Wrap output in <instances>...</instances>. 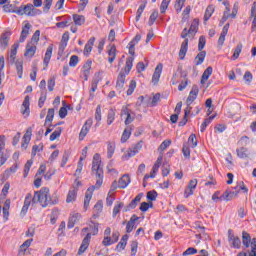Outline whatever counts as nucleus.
I'll use <instances>...</instances> for the list:
<instances>
[{"label": "nucleus", "instance_id": "obj_1", "mask_svg": "<svg viewBox=\"0 0 256 256\" xmlns=\"http://www.w3.org/2000/svg\"><path fill=\"white\" fill-rule=\"evenodd\" d=\"M92 173L96 176V184L87 189L85 199H84V208L89 207L91 198L93 197V192L95 189H101L103 185V166H101V155L94 154L92 160Z\"/></svg>", "mask_w": 256, "mask_h": 256}, {"label": "nucleus", "instance_id": "obj_2", "mask_svg": "<svg viewBox=\"0 0 256 256\" xmlns=\"http://www.w3.org/2000/svg\"><path fill=\"white\" fill-rule=\"evenodd\" d=\"M198 25H199V21L195 19L191 24L188 32H187V28H185L181 33V37L182 39H184L179 51V57L181 61H183V59H185V55H187V49H189V39H193V37H195V33H197Z\"/></svg>", "mask_w": 256, "mask_h": 256}, {"label": "nucleus", "instance_id": "obj_3", "mask_svg": "<svg viewBox=\"0 0 256 256\" xmlns=\"http://www.w3.org/2000/svg\"><path fill=\"white\" fill-rule=\"evenodd\" d=\"M32 203H40L41 207H49V205H57L59 198L51 197L49 188L44 187L34 193Z\"/></svg>", "mask_w": 256, "mask_h": 256}, {"label": "nucleus", "instance_id": "obj_4", "mask_svg": "<svg viewBox=\"0 0 256 256\" xmlns=\"http://www.w3.org/2000/svg\"><path fill=\"white\" fill-rule=\"evenodd\" d=\"M242 243L246 249H249L250 245L252 247L249 252V256H256V238L251 240V235L246 231L242 232Z\"/></svg>", "mask_w": 256, "mask_h": 256}, {"label": "nucleus", "instance_id": "obj_5", "mask_svg": "<svg viewBox=\"0 0 256 256\" xmlns=\"http://www.w3.org/2000/svg\"><path fill=\"white\" fill-rule=\"evenodd\" d=\"M143 148L142 142H138L133 148H130L126 154L122 156L123 159H131V157H135L139 150Z\"/></svg>", "mask_w": 256, "mask_h": 256}, {"label": "nucleus", "instance_id": "obj_6", "mask_svg": "<svg viewBox=\"0 0 256 256\" xmlns=\"http://www.w3.org/2000/svg\"><path fill=\"white\" fill-rule=\"evenodd\" d=\"M92 125H93V119H88L84 123V125L80 131V134H79L80 141H83V139H85V137H87V133H89V129H91Z\"/></svg>", "mask_w": 256, "mask_h": 256}, {"label": "nucleus", "instance_id": "obj_7", "mask_svg": "<svg viewBox=\"0 0 256 256\" xmlns=\"http://www.w3.org/2000/svg\"><path fill=\"white\" fill-rule=\"evenodd\" d=\"M24 15H28V17H35V15H41V10L36 9L33 4H27L24 6Z\"/></svg>", "mask_w": 256, "mask_h": 256}, {"label": "nucleus", "instance_id": "obj_8", "mask_svg": "<svg viewBox=\"0 0 256 256\" xmlns=\"http://www.w3.org/2000/svg\"><path fill=\"white\" fill-rule=\"evenodd\" d=\"M197 95H199V86L193 85L189 93V96L186 100V105H192L193 101L197 99Z\"/></svg>", "mask_w": 256, "mask_h": 256}, {"label": "nucleus", "instance_id": "obj_9", "mask_svg": "<svg viewBox=\"0 0 256 256\" xmlns=\"http://www.w3.org/2000/svg\"><path fill=\"white\" fill-rule=\"evenodd\" d=\"M161 73H163V64L159 63L152 76V83L154 85H157L159 83V79H161Z\"/></svg>", "mask_w": 256, "mask_h": 256}, {"label": "nucleus", "instance_id": "obj_10", "mask_svg": "<svg viewBox=\"0 0 256 256\" xmlns=\"http://www.w3.org/2000/svg\"><path fill=\"white\" fill-rule=\"evenodd\" d=\"M228 241L230 246L233 247V249H241V239L231 234V232L228 235Z\"/></svg>", "mask_w": 256, "mask_h": 256}, {"label": "nucleus", "instance_id": "obj_11", "mask_svg": "<svg viewBox=\"0 0 256 256\" xmlns=\"http://www.w3.org/2000/svg\"><path fill=\"white\" fill-rule=\"evenodd\" d=\"M35 53H37V46L35 44L27 43L26 45V51L24 53V57H28L29 59H32V57L35 56Z\"/></svg>", "mask_w": 256, "mask_h": 256}, {"label": "nucleus", "instance_id": "obj_12", "mask_svg": "<svg viewBox=\"0 0 256 256\" xmlns=\"http://www.w3.org/2000/svg\"><path fill=\"white\" fill-rule=\"evenodd\" d=\"M83 233H87L89 231L90 237L91 235H97L99 233V223L91 222L88 228L82 229Z\"/></svg>", "mask_w": 256, "mask_h": 256}, {"label": "nucleus", "instance_id": "obj_13", "mask_svg": "<svg viewBox=\"0 0 256 256\" xmlns=\"http://www.w3.org/2000/svg\"><path fill=\"white\" fill-rule=\"evenodd\" d=\"M137 221H139V217L135 214L132 215L130 220L127 222L126 233H131L133 229H135V223H137Z\"/></svg>", "mask_w": 256, "mask_h": 256}, {"label": "nucleus", "instance_id": "obj_14", "mask_svg": "<svg viewBox=\"0 0 256 256\" xmlns=\"http://www.w3.org/2000/svg\"><path fill=\"white\" fill-rule=\"evenodd\" d=\"M141 41V35H136L134 39L128 44L129 54L134 56L135 55V45H137Z\"/></svg>", "mask_w": 256, "mask_h": 256}, {"label": "nucleus", "instance_id": "obj_15", "mask_svg": "<svg viewBox=\"0 0 256 256\" xmlns=\"http://www.w3.org/2000/svg\"><path fill=\"white\" fill-rule=\"evenodd\" d=\"M81 219V215L79 213H72L68 220V229H73L75 227V223H77Z\"/></svg>", "mask_w": 256, "mask_h": 256}, {"label": "nucleus", "instance_id": "obj_16", "mask_svg": "<svg viewBox=\"0 0 256 256\" xmlns=\"http://www.w3.org/2000/svg\"><path fill=\"white\" fill-rule=\"evenodd\" d=\"M29 29H31V24L26 23L22 28L19 43H25V39L29 36Z\"/></svg>", "mask_w": 256, "mask_h": 256}, {"label": "nucleus", "instance_id": "obj_17", "mask_svg": "<svg viewBox=\"0 0 256 256\" xmlns=\"http://www.w3.org/2000/svg\"><path fill=\"white\" fill-rule=\"evenodd\" d=\"M33 134V129L28 128L26 133L23 136V143L21 145V147L25 150L27 149V145H29L30 141H31V135Z\"/></svg>", "mask_w": 256, "mask_h": 256}, {"label": "nucleus", "instance_id": "obj_18", "mask_svg": "<svg viewBox=\"0 0 256 256\" xmlns=\"http://www.w3.org/2000/svg\"><path fill=\"white\" fill-rule=\"evenodd\" d=\"M29 101H30L29 96H26L22 103L21 112H22V115H25V117H29V113H30V109H29L30 102Z\"/></svg>", "mask_w": 256, "mask_h": 256}, {"label": "nucleus", "instance_id": "obj_19", "mask_svg": "<svg viewBox=\"0 0 256 256\" xmlns=\"http://www.w3.org/2000/svg\"><path fill=\"white\" fill-rule=\"evenodd\" d=\"M131 183V178L129 175L124 174L118 181L119 189H126V187Z\"/></svg>", "mask_w": 256, "mask_h": 256}, {"label": "nucleus", "instance_id": "obj_20", "mask_svg": "<svg viewBox=\"0 0 256 256\" xmlns=\"http://www.w3.org/2000/svg\"><path fill=\"white\" fill-rule=\"evenodd\" d=\"M11 37V32H5L0 37V45L3 49H7L9 47V39Z\"/></svg>", "mask_w": 256, "mask_h": 256}, {"label": "nucleus", "instance_id": "obj_21", "mask_svg": "<svg viewBox=\"0 0 256 256\" xmlns=\"http://www.w3.org/2000/svg\"><path fill=\"white\" fill-rule=\"evenodd\" d=\"M31 201H33V198L31 197V194H28L24 200V205L21 210V215L23 216L27 215V211H29V207L31 206Z\"/></svg>", "mask_w": 256, "mask_h": 256}, {"label": "nucleus", "instance_id": "obj_22", "mask_svg": "<svg viewBox=\"0 0 256 256\" xmlns=\"http://www.w3.org/2000/svg\"><path fill=\"white\" fill-rule=\"evenodd\" d=\"M227 33H229V24H225L218 39V45L220 47H223V44L225 43V37H227Z\"/></svg>", "mask_w": 256, "mask_h": 256}, {"label": "nucleus", "instance_id": "obj_23", "mask_svg": "<svg viewBox=\"0 0 256 256\" xmlns=\"http://www.w3.org/2000/svg\"><path fill=\"white\" fill-rule=\"evenodd\" d=\"M211 75H213V67L209 66L206 68V70L202 74L201 84L205 85V83L209 81V77H211Z\"/></svg>", "mask_w": 256, "mask_h": 256}, {"label": "nucleus", "instance_id": "obj_24", "mask_svg": "<svg viewBox=\"0 0 256 256\" xmlns=\"http://www.w3.org/2000/svg\"><path fill=\"white\" fill-rule=\"evenodd\" d=\"M68 42H69V32H65L62 35V39H61L60 46H59V51H61L63 53L65 51V48L67 47Z\"/></svg>", "mask_w": 256, "mask_h": 256}, {"label": "nucleus", "instance_id": "obj_25", "mask_svg": "<svg viewBox=\"0 0 256 256\" xmlns=\"http://www.w3.org/2000/svg\"><path fill=\"white\" fill-rule=\"evenodd\" d=\"M93 45H95V38H90L84 47V55L89 56L93 51Z\"/></svg>", "mask_w": 256, "mask_h": 256}, {"label": "nucleus", "instance_id": "obj_26", "mask_svg": "<svg viewBox=\"0 0 256 256\" xmlns=\"http://www.w3.org/2000/svg\"><path fill=\"white\" fill-rule=\"evenodd\" d=\"M251 17H253L251 31H252V33H255V31H256V2H254L252 4Z\"/></svg>", "mask_w": 256, "mask_h": 256}, {"label": "nucleus", "instance_id": "obj_27", "mask_svg": "<svg viewBox=\"0 0 256 256\" xmlns=\"http://www.w3.org/2000/svg\"><path fill=\"white\" fill-rule=\"evenodd\" d=\"M181 77H183L181 83L178 86L179 91H183V89L187 88V85H189V79H187V73L181 72Z\"/></svg>", "mask_w": 256, "mask_h": 256}, {"label": "nucleus", "instance_id": "obj_28", "mask_svg": "<svg viewBox=\"0 0 256 256\" xmlns=\"http://www.w3.org/2000/svg\"><path fill=\"white\" fill-rule=\"evenodd\" d=\"M51 55H53V47L48 46L45 56H44L45 67H49V62L51 61Z\"/></svg>", "mask_w": 256, "mask_h": 256}, {"label": "nucleus", "instance_id": "obj_29", "mask_svg": "<svg viewBox=\"0 0 256 256\" xmlns=\"http://www.w3.org/2000/svg\"><path fill=\"white\" fill-rule=\"evenodd\" d=\"M124 85H125V74L123 72H120L116 82V89L121 90L123 89Z\"/></svg>", "mask_w": 256, "mask_h": 256}, {"label": "nucleus", "instance_id": "obj_30", "mask_svg": "<svg viewBox=\"0 0 256 256\" xmlns=\"http://www.w3.org/2000/svg\"><path fill=\"white\" fill-rule=\"evenodd\" d=\"M75 199H77V190L73 187V189L68 192L66 203H73Z\"/></svg>", "mask_w": 256, "mask_h": 256}, {"label": "nucleus", "instance_id": "obj_31", "mask_svg": "<svg viewBox=\"0 0 256 256\" xmlns=\"http://www.w3.org/2000/svg\"><path fill=\"white\" fill-rule=\"evenodd\" d=\"M133 61H135V58L132 56V57H128L126 59V66H125V73L126 75H129V73L131 72V69H133Z\"/></svg>", "mask_w": 256, "mask_h": 256}, {"label": "nucleus", "instance_id": "obj_32", "mask_svg": "<svg viewBox=\"0 0 256 256\" xmlns=\"http://www.w3.org/2000/svg\"><path fill=\"white\" fill-rule=\"evenodd\" d=\"M207 55V52L200 51L195 57V65H202L203 61H205V57Z\"/></svg>", "mask_w": 256, "mask_h": 256}, {"label": "nucleus", "instance_id": "obj_33", "mask_svg": "<svg viewBox=\"0 0 256 256\" xmlns=\"http://www.w3.org/2000/svg\"><path fill=\"white\" fill-rule=\"evenodd\" d=\"M11 207V200H6L3 206V217L5 221L9 219V208Z\"/></svg>", "mask_w": 256, "mask_h": 256}, {"label": "nucleus", "instance_id": "obj_34", "mask_svg": "<svg viewBox=\"0 0 256 256\" xmlns=\"http://www.w3.org/2000/svg\"><path fill=\"white\" fill-rule=\"evenodd\" d=\"M117 48L115 46H112L110 50L108 51V61L109 63H113L115 61V57H117Z\"/></svg>", "mask_w": 256, "mask_h": 256}, {"label": "nucleus", "instance_id": "obj_35", "mask_svg": "<svg viewBox=\"0 0 256 256\" xmlns=\"http://www.w3.org/2000/svg\"><path fill=\"white\" fill-rule=\"evenodd\" d=\"M55 117V109H48V113L45 120V125H49V123H53V118Z\"/></svg>", "mask_w": 256, "mask_h": 256}, {"label": "nucleus", "instance_id": "obj_36", "mask_svg": "<svg viewBox=\"0 0 256 256\" xmlns=\"http://www.w3.org/2000/svg\"><path fill=\"white\" fill-rule=\"evenodd\" d=\"M73 21L75 25L81 26L85 24V16L74 14L73 15Z\"/></svg>", "mask_w": 256, "mask_h": 256}, {"label": "nucleus", "instance_id": "obj_37", "mask_svg": "<svg viewBox=\"0 0 256 256\" xmlns=\"http://www.w3.org/2000/svg\"><path fill=\"white\" fill-rule=\"evenodd\" d=\"M143 197V193L138 194L132 201L131 203L128 205V207L130 209H135V207H137L138 203L141 202V199Z\"/></svg>", "mask_w": 256, "mask_h": 256}, {"label": "nucleus", "instance_id": "obj_38", "mask_svg": "<svg viewBox=\"0 0 256 256\" xmlns=\"http://www.w3.org/2000/svg\"><path fill=\"white\" fill-rule=\"evenodd\" d=\"M19 49V43H14L12 45L11 51H10V59L12 63H15V57L17 55V50Z\"/></svg>", "mask_w": 256, "mask_h": 256}, {"label": "nucleus", "instance_id": "obj_39", "mask_svg": "<svg viewBox=\"0 0 256 256\" xmlns=\"http://www.w3.org/2000/svg\"><path fill=\"white\" fill-rule=\"evenodd\" d=\"M237 155L240 159H247L249 157V150L244 147L237 149Z\"/></svg>", "mask_w": 256, "mask_h": 256}, {"label": "nucleus", "instance_id": "obj_40", "mask_svg": "<svg viewBox=\"0 0 256 256\" xmlns=\"http://www.w3.org/2000/svg\"><path fill=\"white\" fill-rule=\"evenodd\" d=\"M16 172H17V164H15L12 167H10L9 169L5 170V172L3 174V178L9 179V177H11V174L16 173Z\"/></svg>", "mask_w": 256, "mask_h": 256}, {"label": "nucleus", "instance_id": "obj_41", "mask_svg": "<svg viewBox=\"0 0 256 256\" xmlns=\"http://www.w3.org/2000/svg\"><path fill=\"white\" fill-rule=\"evenodd\" d=\"M39 37H41V31L36 30L35 33L33 34L32 38H31V41L28 42V43L37 46L38 43H39Z\"/></svg>", "mask_w": 256, "mask_h": 256}, {"label": "nucleus", "instance_id": "obj_42", "mask_svg": "<svg viewBox=\"0 0 256 256\" xmlns=\"http://www.w3.org/2000/svg\"><path fill=\"white\" fill-rule=\"evenodd\" d=\"M15 65H16L17 75L19 79H23V62L16 61Z\"/></svg>", "mask_w": 256, "mask_h": 256}, {"label": "nucleus", "instance_id": "obj_43", "mask_svg": "<svg viewBox=\"0 0 256 256\" xmlns=\"http://www.w3.org/2000/svg\"><path fill=\"white\" fill-rule=\"evenodd\" d=\"M241 51H243V44L242 43H238L235 50H234V54L232 56V59H239V55H241Z\"/></svg>", "mask_w": 256, "mask_h": 256}, {"label": "nucleus", "instance_id": "obj_44", "mask_svg": "<svg viewBox=\"0 0 256 256\" xmlns=\"http://www.w3.org/2000/svg\"><path fill=\"white\" fill-rule=\"evenodd\" d=\"M123 207H125V204L123 202H119L117 205H115L112 213L113 217H117V215L121 213V209H123Z\"/></svg>", "mask_w": 256, "mask_h": 256}, {"label": "nucleus", "instance_id": "obj_45", "mask_svg": "<svg viewBox=\"0 0 256 256\" xmlns=\"http://www.w3.org/2000/svg\"><path fill=\"white\" fill-rule=\"evenodd\" d=\"M213 13H215V8L211 5L208 6L204 14V21L211 19V15H213Z\"/></svg>", "mask_w": 256, "mask_h": 256}, {"label": "nucleus", "instance_id": "obj_46", "mask_svg": "<svg viewBox=\"0 0 256 256\" xmlns=\"http://www.w3.org/2000/svg\"><path fill=\"white\" fill-rule=\"evenodd\" d=\"M63 132L62 127L56 128V130L50 135V141H55L58 137H61V133Z\"/></svg>", "mask_w": 256, "mask_h": 256}, {"label": "nucleus", "instance_id": "obj_47", "mask_svg": "<svg viewBox=\"0 0 256 256\" xmlns=\"http://www.w3.org/2000/svg\"><path fill=\"white\" fill-rule=\"evenodd\" d=\"M115 121V109L111 108L108 111L107 125H111Z\"/></svg>", "mask_w": 256, "mask_h": 256}, {"label": "nucleus", "instance_id": "obj_48", "mask_svg": "<svg viewBox=\"0 0 256 256\" xmlns=\"http://www.w3.org/2000/svg\"><path fill=\"white\" fill-rule=\"evenodd\" d=\"M113 153H115V144L109 142L108 148H107V157L108 159H111L113 157Z\"/></svg>", "mask_w": 256, "mask_h": 256}, {"label": "nucleus", "instance_id": "obj_49", "mask_svg": "<svg viewBox=\"0 0 256 256\" xmlns=\"http://www.w3.org/2000/svg\"><path fill=\"white\" fill-rule=\"evenodd\" d=\"M113 201H115V193L109 191L106 198V205H108V207H111V205H113Z\"/></svg>", "mask_w": 256, "mask_h": 256}, {"label": "nucleus", "instance_id": "obj_50", "mask_svg": "<svg viewBox=\"0 0 256 256\" xmlns=\"http://www.w3.org/2000/svg\"><path fill=\"white\" fill-rule=\"evenodd\" d=\"M131 137V129L126 128L122 134L121 142L125 143Z\"/></svg>", "mask_w": 256, "mask_h": 256}, {"label": "nucleus", "instance_id": "obj_51", "mask_svg": "<svg viewBox=\"0 0 256 256\" xmlns=\"http://www.w3.org/2000/svg\"><path fill=\"white\" fill-rule=\"evenodd\" d=\"M159 101H161V94L156 93L153 97L152 100L150 102V107H156L157 103H159Z\"/></svg>", "mask_w": 256, "mask_h": 256}, {"label": "nucleus", "instance_id": "obj_52", "mask_svg": "<svg viewBox=\"0 0 256 256\" xmlns=\"http://www.w3.org/2000/svg\"><path fill=\"white\" fill-rule=\"evenodd\" d=\"M185 1L186 0H177L175 4V10L177 13H181V9L185 6Z\"/></svg>", "mask_w": 256, "mask_h": 256}, {"label": "nucleus", "instance_id": "obj_53", "mask_svg": "<svg viewBox=\"0 0 256 256\" xmlns=\"http://www.w3.org/2000/svg\"><path fill=\"white\" fill-rule=\"evenodd\" d=\"M31 165H33V160H28L24 166V178H27V175H29Z\"/></svg>", "mask_w": 256, "mask_h": 256}, {"label": "nucleus", "instance_id": "obj_54", "mask_svg": "<svg viewBox=\"0 0 256 256\" xmlns=\"http://www.w3.org/2000/svg\"><path fill=\"white\" fill-rule=\"evenodd\" d=\"M92 61L91 60H87L85 62V64L83 65L82 68V73H91V65H92Z\"/></svg>", "mask_w": 256, "mask_h": 256}, {"label": "nucleus", "instance_id": "obj_55", "mask_svg": "<svg viewBox=\"0 0 256 256\" xmlns=\"http://www.w3.org/2000/svg\"><path fill=\"white\" fill-rule=\"evenodd\" d=\"M169 3H171V0H163L160 5V13H165L169 7Z\"/></svg>", "mask_w": 256, "mask_h": 256}, {"label": "nucleus", "instance_id": "obj_56", "mask_svg": "<svg viewBox=\"0 0 256 256\" xmlns=\"http://www.w3.org/2000/svg\"><path fill=\"white\" fill-rule=\"evenodd\" d=\"M182 153H183L184 157H186L187 159H189L191 157V150L189 149L188 144L183 145Z\"/></svg>", "mask_w": 256, "mask_h": 256}, {"label": "nucleus", "instance_id": "obj_57", "mask_svg": "<svg viewBox=\"0 0 256 256\" xmlns=\"http://www.w3.org/2000/svg\"><path fill=\"white\" fill-rule=\"evenodd\" d=\"M146 4H141L136 13V21L141 19V15H143V11H145Z\"/></svg>", "mask_w": 256, "mask_h": 256}, {"label": "nucleus", "instance_id": "obj_58", "mask_svg": "<svg viewBox=\"0 0 256 256\" xmlns=\"http://www.w3.org/2000/svg\"><path fill=\"white\" fill-rule=\"evenodd\" d=\"M130 247H131V255L132 256L137 255V247H139V243L137 241H132Z\"/></svg>", "mask_w": 256, "mask_h": 256}, {"label": "nucleus", "instance_id": "obj_59", "mask_svg": "<svg viewBox=\"0 0 256 256\" xmlns=\"http://www.w3.org/2000/svg\"><path fill=\"white\" fill-rule=\"evenodd\" d=\"M206 43H207V41L205 40V37L200 36L199 43H198V51H203V49H205V44Z\"/></svg>", "mask_w": 256, "mask_h": 256}, {"label": "nucleus", "instance_id": "obj_60", "mask_svg": "<svg viewBox=\"0 0 256 256\" xmlns=\"http://www.w3.org/2000/svg\"><path fill=\"white\" fill-rule=\"evenodd\" d=\"M170 171H171V167L169 166V164L164 163L162 166V176L167 177V175H169Z\"/></svg>", "mask_w": 256, "mask_h": 256}, {"label": "nucleus", "instance_id": "obj_61", "mask_svg": "<svg viewBox=\"0 0 256 256\" xmlns=\"http://www.w3.org/2000/svg\"><path fill=\"white\" fill-rule=\"evenodd\" d=\"M135 87H137V82H135V80H131L129 88L127 90V95H133V91H135Z\"/></svg>", "mask_w": 256, "mask_h": 256}, {"label": "nucleus", "instance_id": "obj_62", "mask_svg": "<svg viewBox=\"0 0 256 256\" xmlns=\"http://www.w3.org/2000/svg\"><path fill=\"white\" fill-rule=\"evenodd\" d=\"M77 63H79V56L73 55L70 58L69 65L70 67H77Z\"/></svg>", "mask_w": 256, "mask_h": 256}, {"label": "nucleus", "instance_id": "obj_63", "mask_svg": "<svg viewBox=\"0 0 256 256\" xmlns=\"http://www.w3.org/2000/svg\"><path fill=\"white\" fill-rule=\"evenodd\" d=\"M169 145H171V140H164L161 145L159 146L158 150L159 151H165V149H167V147H169Z\"/></svg>", "mask_w": 256, "mask_h": 256}, {"label": "nucleus", "instance_id": "obj_64", "mask_svg": "<svg viewBox=\"0 0 256 256\" xmlns=\"http://www.w3.org/2000/svg\"><path fill=\"white\" fill-rule=\"evenodd\" d=\"M188 143H191L192 147L197 146V136L195 134H191L188 138Z\"/></svg>", "mask_w": 256, "mask_h": 256}]
</instances>
